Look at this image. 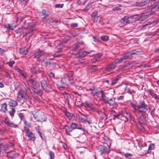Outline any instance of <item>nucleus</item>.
Listing matches in <instances>:
<instances>
[{"label": "nucleus", "instance_id": "f257e3e1", "mask_svg": "<svg viewBox=\"0 0 159 159\" xmlns=\"http://www.w3.org/2000/svg\"><path fill=\"white\" fill-rule=\"evenodd\" d=\"M130 106L133 108V112L135 116L134 121L136 123L139 124H144L146 117L144 114L148 111L149 108L143 101L140 102L138 104L131 102Z\"/></svg>", "mask_w": 159, "mask_h": 159}, {"label": "nucleus", "instance_id": "f03ea898", "mask_svg": "<svg viewBox=\"0 0 159 159\" xmlns=\"http://www.w3.org/2000/svg\"><path fill=\"white\" fill-rule=\"evenodd\" d=\"M29 98V96L26 90H20L18 93L17 97V100L21 103L25 102Z\"/></svg>", "mask_w": 159, "mask_h": 159}, {"label": "nucleus", "instance_id": "7ed1b4c3", "mask_svg": "<svg viewBox=\"0 0 159 159\" xmlns=\"http://www.w3.org/2000/svg\"><path fill=\"white\" fill-rule=\"evenodd\" d=\"M98 151L100 154L102 153H108L109 152L110 150L109 147L108 146L104 145H100L97 147Z\"/></svg>", "mask_w": 159, "mask_h": 159}, {"label": "nucleus", "instance_id": "20e7f679", "mask_svg": "<svg viewBox=\"0 0 159 159\" xmlns=\"http://www.w3.org/2000/svg\"><path fill=\"white\" fill-rule=\"evenodd\" d=\"M33 116L34 119L38 121L43 122L46 119L43 113L42 112H37Z\"/></svg>", "mask_w": 159, "mask_h": 159}, {"label": "nucleus", "instance_id": "39448f33", "mask_svg": "<svg viewBox=\"0 0 159 159\" xmlns=\"http://www.w3.org/2000/svg\"><path fill=\"white\" fill-rule=\"evenodd\" d=\"M134 20H135L133 17H128V16H125L121 20L120 22L121 23H122L123 25H126L127 24L132 23Z\"/></svg>", "mask_w": 159, "mask_h": 159}, {"label": "nucleus", "instance_id": "423d86ee", "mask_svg": "<svg viewBox=\"0 0 159 159\" xmlns=\"http://www.w3.org/2000/svg\"><path fill=\"white\" fill-rule=\"evenodd\" d=\"M102 109L103 110V111H102L101 110H100L98 108L93 106L90 110L93 112H97L99 115H100L101 114H102L103 116H104L106 117L105 119V120H106L107 118V117L105 113V108L102 107Z\"/></svg>", "mask_w": 159, "mask_h": 159}, {"label": "nucleus", "instance_id": "0eeeda50", "mask_svg": "<svg viewBox=\"0 0 159 159\" xmlns=\"http://www.w3.org/2000/svg\"><path fill=\"white\" fill-rule=\"evenodd\" d=\"M33 76H31L29 80V82L31 83L34 89H36L38 90L39 89V84L35 80L32 78Z\"/></svg>", "mask_w": 159, "mask_h": 159}, {"label": "nucleus", "instance_id": "6e6552de", "mask_svg": "<svg viewBox=\"0 0 159 159\" xmlns=\"http://www.w3.org/2000/svg\"><path fill=\"white\" fill-rule=\"evenodd\" d=\"M159 1H157L149 7V9L152 12H155L159 9L158 4Z\"/></svg>", "mask_w": 159, "mask_h": 159}, {"label": "nucleus", "instance_id": "1a4fd4ad", "mask_svg": "<svg viewBox=\"0 0 159 159\" xmlns=\"http://www.w3.org/2000/svg\"><path fill=\"white\" fill-rule=\"evenodd\" d=\"M41 83L43 89L46 92H48L49 91V88L48 86L46 81L43 80H41Z\"/></svg>", "mask_w": 159, "mask_h": 159}, {"label": "nucleus", "instance_id": "9d476101", "mask_svg": "<svg viewBox=\"0 0 159 159\" xmlns=\"http://www.w3.org/2000/svg\"><path fill=\"white\" fill-rule=\"evenodd\" d=\"M68 81L66 79L65 77L62 78L61 80L58 82L57 83V86L59 88H63L64 87V85L66 84Z\"/></svg>", "mask_w": 159, "mask_h": 159}, {"label": "nucleus", "instance_id": "9b49d317", "mask_svg": "<svg viewBox=\"0 0 159 159\" xmlns=\"http://www.w3.org/2000/svg\"><path fill=\"white\" fill-rule=\"evenodd\" d=\"M49 15V12L48 11L43 9L39 14L40 16L41 19L45 18L48 17Z\"/></svg>", "mask_w": 159, "mask_h": 159}, {"label": "nucleus", "instance_id": "f8f14e48", "mask_svg": "<svg viewBox=\"0 0 159 159\" xmlns=\"http://www.w3.org/2000/svg\"><path fill=\"white\" fill-rule=\"evenodd\" d=\"M98 94L101 96V100L103 101L104 103L107 101L108 98L106 96L105 93L103 92V91H99L98 93Z\"/></svg>", "mask_w": 159, "mask_h": 159}, {"label": "nucleus", "instance_id": "ddd939ff", "mask_svg": "<svg viewBox=\"0 0 159 159\" xmlns=\"http://www.w3.org/2000/svg\"><path fill=\"white\" fill-rule=\"evenodd\" d=\"M116 66V63L114 62L107 66L106 68V69L107 70L110 71L114 69Z\"/></svg>", "mask_w": 159, "mask_h": 159}, {"label": "nucleus", "instance_id": "4468645a", "mask_svg": "<svg viewBox=\"0 0 159 159\" xmlns=\"http://www.w3.org/2000/svg\"><path fill=\"white\" fill-rule=\"evenodd\" d=\"M149 2L148 0L142 2H137L135 3V5L138 7H143L146 5Z\"/></svg>", "mask_w": 159, "mask_h": 159}, {"label": "nucleus", "instance_id": "2eb2a0df", "mask_svg": "<svg viewBox=\"0 0 159 159\" xmlns=\"http://www.w3.org/2000/svg\"><path fill=\"white\" fill-rule=\"evenodd\" d=\"M0 111L6 113L7 111V105L6 103L0 104Z\"/></svg>", "mask_w": 159, "mask_h": 159}, {"label": "nucleus", "instance_id": "dca6fc26", "mask_svg": "<svg viewBox=\"0 0 159 159\" xmlns=\"http://www.w3.org/2000/svg\"><path fill=\"white\" fill-rule=\"evenodd\" d=\"M7 156L9 157L13 158L17 157L18 156V154L15 151H11L7 153Z\"/></svg>", "mask_w": 159, "mask_h": 159}, {"label": "nucleus", "instance_id": "f3484780", "mask_svg": "<svg viewBox=\"0 0 159 159\" xmlns=\"http://www.w3.org/2000/svg\"><path fill=\"white\" fill-rule=\"evenodd\" d=\"M121 115L122 116L125 117V119L124 120L125 121L128 120L130 118V114L125 111H123Z\"/></svg>", "mask_w": 159, "mask_h": 159}, {"label": "nucleus", "instance_id": "a211bd4d", "mask_svg": "<svg viewBox=\"0 0 159 159\" xmlns=\"http://www.w3.org/2000/svg\"><path fill=\"white\" fill-rule=\"evenodd\" d=\"M29 50V49L28 48L24 47L20 49L19 52L21 54L26 55L28 52Z\"/></svg>", "mask_w": 159, "mask_h": 159}, {"label": "nucleus", "instance_id": "6ab92c4d", "mask_svg": "<svg viewBox=\"0 0 159 159\" xmlns=\"http://www.w3.org/2000/svg\"><path fill=\"white\" fill-rule=\"evenodd\" d=\"M26 135L31 140L34 141L35 139V137L32 132H29L28 133H26Z\"/></svg>", "mask_w": 159, "mask_h": 159}, {"label": "nucleus", "instance_id": "aec40b11", "mask_svg": "<svg viewBox=\"0 0 159 159\" xmlns=\"http://www.w3.org/2000/svg\"><path fill=\"white\" fill-rule=\"evenodd\" d=\"M115 103V99L114 98H108L107 101L105 102V103H108L110 106L113 105Z\"/></svg>", "mask_w": 159, "mask_h": 159}, {"label": "nucleus", "instance_id": "412c9836", "mask_svg": "<svg viewBox=\"0 0 159 159\" xmlns=\"http://www.w3.org/2000/svg\"><path fill=\"white\" fill-rule=\"evenodd\" d=\"M44 52L43 51H40L36 52L34 54V58L39 59L41 57L44 55Z\"/></svg>", "mask_w": 159, "mask_h": 159}, {"label": "nucleus", "instance_id": "4be33fe9", "mask_svg": "<svg viewBox=\"0 0 159 159\" xmlns=\"http://www.w3.org/2000/svg\"><path fill=\"white\" fill-rule=\"evenodd\" d=\"M92 51H84L81 52H79L78 55L79 57H84L88 54L91 53Z\"/></svg>", "mask_w": 159, "mask_h": 159}, {"label": "nucleus", "instance_id": "5701e85b", "mask_svg": "<svg viewBox=\"0 0 159 159\" xmlns=\"http://www.w3.org/2000/svg\"><path fill=\"white\" fill-rule=\"evenodd\" d=\"M98 13L97 11H94L92 15V20L94 21H97L98 19Z\"/></svg>", "mask_w": 159, "mask_h": 159}, {"label": "nucleus", "instance_id": "b1692460", "mask_svg": "<svg viewBox=\"0 0 159 159\" xmlns=\"http://www.w3.org/2000/svg\"><path fill=\"white\" fill-rule=\"evenodd\" d=\"M13 146V144L12 143H9V144L8 143H5L3 145L2 147V149H3L4 150H7L8 148Z\"/></svg>", "mask_w": 159, "mask_h": 159}, {"label": "nucleus", "instance_id": "393cba45", "mask_svg": "<svg viewBox=\"0 0 159 159\" xmlns=\"http://www.w3.org/2000/svg\"><path fill=\"white\" fill-rule=\"evenodd\" d=\"M85 107L88 109V110H90L93 107V104L90 102H85Z\"/></svg>", "mask_w": 159, "mask_h": 159}, {"label": "nucleus", "instance_id": "a878e982", "mask_svg": "<svg viewBox=\"0 0 159 159\" xmlns=\"http://www.w3.org/2000/svg\"><path fill=\"white\" fill-rule=\"evenodd\" d=\"M9 105L11 107H16L17 105V102L16 101L11 100L9 102Z\"/></svg>", "mask_w": 159, "mask_h": 159}, {"label": "nucleus", "instance_id": "bb28decb", "mask_svg": "<svg viewBox=\"0 0 159 159\" xmlns=\"http://www.w3.org/2000/svg\"><path fill=\"white\" fill-rule=\"evenodd\" d=\"M89 90L91 91V93L93 95L98 94V92L97 91V89L94 87H92Z\"/></svg>", "mask_w": 159, "mask_h": 159}, {"label": "nucleus", "instance_id": "cd10ccee", "mask_svg": "<svg viewBox=\"0 0 159 159\" xmlns=\"http://www.w3.org/2000/svg\"><path fill=\"white\" fill-rule=\"evenodd\" d=\"M73 73V72L72 71H69L66 74V75L68 77L67 78H65V79L68 82L70 80V78L72 76Z\"/></svg>", "mask_w": 159, "mask_h": 159}, {"label": "nucleus", "instance_id": "c85d7f7f", "mask_svg": "<svg viewBox=\"0 0 159 159\" xmlns=\"http://www.w3.org/2000/svg\"><path fill=\"white\" fill-rule=\"evenodd\" d=\"M79 48V46L77 44H75L72 50L70 51V53L71 54H75L74 52H78V49Z\"/></svg>", "mask_w": 159, "mask_h": 159}, {"label": "nucleus", "instance_id": "c756f323", "mask_svg": "<svg viewBox=\"0 0 159 159\" xmlns=\"http://www.w3.org/2000/svg\"><path fill=\"white\" fill-rule=\"evenodd\" d=\"M10 25L8 24H5L4 25L3 30L7 32L10 30Z\"/></svg>", "mask_w": 159, "mask_h": 159}, {"label": "nucleus", "instance_id": "7c9ffc66", "mask_svg": "<svg viewBox=\"0 0 159 159\" xmlns=\"http://www.w3.org/2000/svg\"><path fill=\"white\" fill-rule=\"evenodd\" d=\"M65 115L69 119H71L74 116L73 115L68 112H66L65 113Z\"/></svg>", "mask_w": 159, "mask_h": 159}, {"label": "nucleus", "instance_id": "2f4dec72", "mask_svg": "<svg viewBox=\"0 0 159 159\" xmlns=\"http://www.w3.org/2000/svg\"><path fill=\"white\" fill-rule=\"evenodd\" d=\"M120 77L119 76H117L116 78L113 80H112L111 84L112 85H114L115 84L118 80L120 79Z\"/></svg>", "mask_w": 159, "mask_h": 159}, {"label": "nucleus", "instance_id": "473e14b6", "mask_svg": "<svg viewBox=\"0 0 159 159\" xmlns=\"http://www.w3.org/2000/svg\"><path fill=\"white\" fill-rule=\"evenodd\" d=\"M68 104H69L70 102V100H71L70 96L69 94H66L64 97Z\"/></svg>", "mask_w": 159, "mask_h": 159}, {"label": "nucleus", "instance_id": "72a5a7b5", "mask_svg": "<svg viewBox=\"0 0 159 159\" xmlns=\"http://www.w3.org/2000/svg\"><path fill=\"white\" fill-rule=\"evenodd\" d=\"M150 95L152 98H154L157 100H159V98L158 96L155 93L151 92L150 93Z\"/></svg>", "mask_w": 159, "mask_h": 159}, {"label": "nucleus", "instance_id": "f704fd0d", "mask_svg": "<svg viewBox=\"0 0 159 159\" xmlns=\"http://www.w3.org/2000/svg\"><path fill=\"white\" fill-rule=\"evenodd\" d=\"M18 124H15L13 122H10L9 123L8 126H10L11 127H14V128H17L18 126Z\"/></svg>", "mask_w": 159, "mask_h": 159}, {"label": "nucleus", "instance_id": "c9c22d12", "mask_svg": "<svg viewBox=\"0 0 159 159\" xmlns=\"http://www.w3.org/2000/svg\"><path fill=\"white\" fill-rule=\"evenodd\" d=\"M15 111V110L14 108H11V110L9 111L11 117H13L14 116Z\"/></svg>", "mask_w": 159, "mask_h": 159}, {"label": "nucleus", "instance_id": "e433bc0d", "mask_svg": "<svg viewBox=\"0 0 159 159\" xmlns=\"http://www.w3.org/2000/svg\"><path fill=\"white\" fill-rule=\"evenodd\" d=\"M131 54L130 52H129L126 53L125 54L123 57L125 58V59H127L129 58V57H131Z\"/></svg>", "mask_w": 159, "mask_h": 159}, {"label": "nucleus", "instance_id": "4c0bfd02", "mask_svg": "<svg viewBox=\"0 0 159 159\" xmlns=\"http://www.w3.org/2000/svg\"><path fill=\"white\" fill-rule=\"evenodd\" d=\"M101 39L104 41H107L109 39V37L107 35H103L100 37Z\"/></svg>", "mask_w": 159, "mask_h": 159}, {"label": "nucleus", "instance_id": "58836bf2", "mask_svg": "<svg viewBox=\"0 0 159 159\" xmlns=\"http://www.w3.org/2000/svg\"><path fill=\"white\" fill-rule=\"evenodd\" d=\"M125 60V58L123 56L122 57L120 58L119 59H118L116 60V61H115L116 64L120 63H121L123 60Z\"/></svg>", "mask_w": 159, "mask_h": 159}, {"label": "nucleus", "instance_id": "ea45409f", "mask_svg": "<svg viewBox=\"0 0 159 159\" xmlns=\"http://www.w3.org/2000/svg\"><path fill=\"white\" fill-rule=\"evenodd\" d=\"M73 129L71 127L67 126V128L66 129V132L67 134L68 135H70V133L71 132Z\"/></svg>", "mask_w": 159, "mask_h": 159}, {"label": "nucleus", "instance_id": "a19ab883", "mask_svg": "<svg viewBox=\"0 0 159 159\" xmlns=\"http://www.w3.org/2000/svg\"><path fill=\"white\" fill-rule=\"evenodd\" d=\"M90 70L93 72L96 71L98 70L97 67L95 65L92 66L90 68Z\"/></svg>", "mask_w": 159, "mask_h": 159}, {"label": "nucleus", "instance_id": "79ce46f5", "mask_svg": "<svg viewBox=\"0 0 159 159\" xmlns=\"http://www.w3.org/2000/svg\"><path fill=\"white\" fill-rule=\"evenodd\" d=\"M32 71L35 74L39 73V68L37 67H34L32 68Z\"/></svg>", "mask_w": 159, "mask_h": 159}, {"label": "nucleus", "instance_id": "37998d69", "mask_svg": "<svg viewBox=\"0 0 159 159\" xmlns=\"http://www.w3.org/2000/svg\"><path fill=\"white\" fill-rule=\"evenodd\" d=\"M77 124L74 123H72L70 125V127L72 128V129H76Z\"/></svg>", "mask_w": 159, "mask_h": 159}, {"label": "nucleus", "instance_id": "c03bdc74", "mask_svg": "<svg viewBox=\"0 0 159 159\" xmlns=\"http://www.w3.org/2000/svg\"><path fill=\"white\" fill-rule=\"evenodd\" d=\"M24 122L25 125L26 126H27L29 127H30L31 123L30 122H28L25 119L24 120Z\"/></svg>", "mask_w": 159, "mask_h": 159}, {"label": "nucleus", "instance_id": "a18cd8bd", "mask_svg": "<svg viewBox=\"0 0 159 159\" xmlns=\"http://www.w3.org/2000/svg\"><path fill=\"white\" fill-rule=\"evenodd\" d=\"M34 30H32L30 31H29L26 33V35L28 36H32L33 34V31H34Z\"/></svg>", "mask_w": 159, "mask_h": 159}, {"label": "nucleus", "instance_id": "49530a36", "mask_svg": "<svg viewBox=\"0 0 159 159\" xmlns=\"http://www.w3.org/2000/svg\"><path fill=\"white\" fill-rule=\"evenodd\" d=\"M121 116H122V115H119V114H117L116 115H113V119L115 120L116 119H120V118H121Z\"/></svg>", "mask_w": 159, "mask_h": 159}, {"label": "nucleus", "instance_id": "de8ad7c7", "mask_svg": "<svg viewBox=\"0 0 159 159\" xmlns=\"http://www.w3.org/2000/svg\"><path fill=\"white\" fill-rule=\"evenodd\" d=\"M15 32L17 34L21 33H22L23 30L21 28H19L18 29L16 30H15Z\"/></svg>", "mask_w": 159, "mask_h": 159}, {"label": "nucleus", "instance_id": "09e8293b", "mask_svg": "<svg viewBox=\"0 0 159 159\" xmlns=\"http://www.w3.org/2000/svg\"><path fill=\"white\" fill-rule=\"evenodd\" d=\"M49 154L51 159H54V153L52 151H50Z\"/></svg>", "mask_w": 159, "mask_h": 159}, {"label": "nucleus", "instance_id": "8fccbe9b", "mask_svg": "<svg viewBox=\"0 0 159 159\" xmlns=\"http://www.w3.org/2000/svg\"><path fill=\"white\" fill-rule=\"evenodd\" d=\"M15 62L14 61H12L8 62H7L6 63L8 64L10 67L12 66L13 65L14 63Z\"/></svg>", "mask_w": 159, "mask_h": 159}, {"label": "nucleus", "instance_id": "3c124183", "mask_svg": "<svg viewBox=\"0 0 159 159\" xmlns=\"http://www.w3.org/2000/svg\"><path fill=\"white\" fill-rule=\"evenodd\" d=\"M154 145L152 144H150L149 146L148 147V150H150L153 148L154 147Z\"/></svg>", "mask_w": 159, "mask_h": 159}, {"label": "nucleus", "instance_id": "603ef678", "mask_svg": "<svg viewBox=\"0 0 159 159\" xmlns=\"http://www.w3.org/2000/svg\"><path fill=\"white\" fill-rule=\"evenodd\" d=\"M63 4H56L55 6V7H57V8H59V7H60V8H62L63 7Z\"/></svg>", "mask_w": 159, "mask_h": 159}, {"label": "nucleus", "instance_id": "864d4df0", "mask_svg": "<svg viewBox=\"0 0 159 159\" xmlns=\"http://www.w3.org/2000/svg\"><path fill=\"white\" fill-rule=\"evenodd\" d=\"M78 24L77 23H72L70 25V26L72 27H75L77 26Z\"/></svg>", "mask_w": 159, "mask_h": 159}, {"label": "nucleus", "instance_id": "5fc2aeb1", "mask_svg": "<svg viewBox=\"0 0 159 159\" xmlns=\"http://www.w3.org/2000/svg\"><path fill=\"white\" fill-rule=\"evenodd\" d=\"M101 56V55L97 54L95 55V57L97 58V59H98V61L99 60V58Z\"/></svg>", "mask_w": 159, "mask_h": 159}, {"label": "nucleus", "instance_id": "6e6d98bb", "mask_svg": "<svg viewBox=\"0 0 159 159\" xmlns=\"http://www.w3.org/2000/svg\"><path fill=\"white\" fill-rule=\"evenodd\" d=\"M121 9L120 8V7H116L112 9V10L114 11H118L120 10Z\"/></svg>", "mask_w": 159, "mask_h": 159}, {"label": "nucleus", "instance_id": "4d7b16f0", "mask_svg": "<svg viewBox=\"0 0 159 159\" xmlns=\"http://www.w3.org/2000/svg\"><path fill=\"white\" fill-rule=\"evenodd\" d=\"M18 116L20 119V120H22L23 117V114L21 113L18 114Z\"/></svg>", "mask_w": 159, "mask_h": 159}, {"label": "nucleus", "instance_id": "13d9d810", "mask_svg": "<svg viewBox=\"0 0 159 159\" xmlns=\"http://www.w3.org/2000/svg\"><path fill=\"white\" fill-rule=\"evenodd\" d=\"M132 156V155L131 154L129 153H126L124 155V156L126 157H129L131 156Z\"/></svg>", "mask_w": 159, "mask_h": 159}, {"label": "nucleus", "instance_id": "bf43d9fd", "mask_svg": "<svg viewBox=\"0 0 159 159\" xmlns=\"http://www.w3.org/2000/svg\"><path fill=\"white\" fill-rule=\"evenodd\" d=\"M24 129L25 130L26 132V133H28L29 132V130L30 129L27 127L25 126H24Z\"/></svg>", "mask_w": 159, "mask_h": 159}, {"label": "nucleus", "instance_id": "052dcab7", "mask_svg": "<svg viewBox=\"0 0 159 159\" xmlns=\"http://www.w3.org/2000/svg\"><path fill=\"white\" fill-rule=\"evenodd\" d=\"M49 76L51 77H53L54 78V74L52 73V72H50L48 74Z\"/></svg>", "mask_w": 159, "mask_h": 159}, {"label": "nucleus", "instance_id": "680f3d73", "mask_svg": "<svg viewBox=\"0 0 159 159\" xmlns=\"http://www.w3.org/2000/svg\"><path fill=\"white\" fill-rule=\"evenodd\" d=\"M10 122L9 121L7 118H6L5 119V123L8 126L9 125V123H10Z\"/></svg>", "mask_w": 159, "mask_h": 159}, {"label": "nucleus", "instance_id": "e2e57ef3", "mask_svg": "<svg viewBox=\"0 0 159 159\" xmlns=\"http://www.w3.org/2000/svg\"><path fill=\"white\" fill-rule=\"evenodd\" d=\"M21 75L25 78L27 77V75L23 71L22 72V73H21Z\"/></svg>", "mask_w": 159, "mask_h": 159}, {"label": "nucleus", "instance_id": "0e129e2a", "mask_svg": "<svg viewBox=\"0 0 159 159\" xmlns=\"http://www.w3.org/2000/svg\"><path fill=\"white\" fill-rule=\"evenodd\" d=\"M77 106H78L79 107L81 106L82 105V103L80 102L79 101L77 102Z\"/></svg>", "mask_w": 159, "mask_h": 159}, {"label": "nucleus", "instance_id": "69168bd1", "mask_svg": "<svg viewBox=\"0 0 159 159\" xmlns=\"http://www.w3.org/2000/svg\"><path fill=\"white\" fill-rule=\"evenodd\" d=\"M129 93L132 94L135 93V91L133 90H128Z\"/></svg>", "mask_w": 159, "mask_h": 159}, {"label": "nucleus", "instance_id": "338daca9", "mask_svg": "<svg viewBox=\"0 0 159 159\" xmlns=\"http://www.w3.org/2000/svg\"><path fill=\"white\" fill-rule=\"evenodd\" d=\"M16 70L17 72H19L20 74L22 73V72H23V70L20 69L19 68H17L16 69Z\"/></svg>", "mask_w": 159, "mask_h": 159}, {"label": "nucleus", "instance_id": "774afa93", "mask_svg": "<svg viewBox=\"0 0 159 159\" xmlns=\"http://www.w3.org/2000/svg\"><path fill=\"white\" fill-rule=\"evenodd\" d=\"M158 22H159V18L153 22V25H156Z\"/></svg>", "mask_w": 159, "mask_h": 159}]
</instances>
